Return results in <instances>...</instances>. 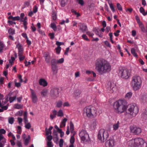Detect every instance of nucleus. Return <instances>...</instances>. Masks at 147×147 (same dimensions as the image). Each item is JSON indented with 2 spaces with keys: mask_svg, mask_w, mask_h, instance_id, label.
Masks as SVG:
<instances>
[{
  "mask_svg": "<svg viewBox=\"0 0 147 147\" xmlns=\"http://www.w3.org/2000/svg\"><path fill=\"white\" fill-rule=\"evenodd\" d=\"M77 1L81 6H83L84 4V2L83 0H77Z\"/></svg>",
  "mask_w": 147,
  "mask_h": 147,
  "instance_id": "6e6d98bb",
  "label": "nucleus"
},
{
  "mask_svg": "<svg viewBox=\"0 0 147 147\" xmlns=\"http://www.w3.org/2000/svg\"><path fill=\"white\" fill-rule=\"evenodd\" d=\"M104 44L107 46L108 47H109L110 48L111 47L110 44L108 41L106 40L104 42Z\"/></svg>",
  "mask_w": 147,
  "mask_h": 147,
  "instance_id": "680f3d73",
  "label": "nucleus"
},
{
  "mask_svg": "<svg viewBox=\"0 0 147 147\" xmlns=\"http://www.w3.org/2000/svg\"><path fill=\"white\" fill-rule=\"evenodd\" d=\"M16 96H15L13 97H9V101L10 103H11L13 102L16 99Z\"/></svg>",
  "mask_w": 147,
  "mask_h": 147,
  "instance_id": "de8ad7c7",
  "label": "nucleus"
},
{
  "mask_svg": "<svg viewBox=\"0 0 147 147\" xmlns=\"http://www.w3.org/2000/svg\"><path fill=\"white\" fill-rule=\"evenodd\" d=\"M23 106L22 105L18 104H16L14 106V108L18 109H22L23 108Z\"/></svg>",
  "mask_w": 147,
  "mask_h": 147,
  "instance_id": "cd10ccee",
  "label": "nucleus"
},
{
  "mask_svg": "<svg viewBox=\"0 0 147 147\" xmlns=\"http://www.w3.org/2000/svg\"><path fill=\"white\" fill-rule=\"evenodd\" d=\"M6 142L5 139H4L2 142H0V147H4L5 144Z\"/></svg>",
  "mask_w": 147,
  "mask_h": 147,
  "instance_id": "c03bdc74",
  "label": "nucleus"
},
{
  "mask_svg": "<svg viewBox=\"0 0 147 147\" xmlns=\"http://www.w3.org/2000/svg\"><path fill=\"white\" fill-rule=\"evenodd\" d=\"M44 57L46 63H49L51 59V57L50 55L47 53H45L44 54Z\"/></svg>",
  "mask_w": 147,
  "mask_h": 147,
  "instance_id": "6ab92c4d",
  "label": "nucleus"
},
{
  "mask_svg": "<svg viewBox=\"0 0 147 147\" xmlns=\"http://www.w3.org/2000/svg\"><path fill=\"white\" fill-rule=\"evenodd\" d=\"M57 63L61 64L63 63L64 61V59L63 58H61L57 60Z\"/></svg>",
  "mask_w": 147,
  "mask_h": 147,
  "instance_id": "864d4df0",
  "label": "nucleus"
},
{
  "mask_svg": "<svg viewBox=\"0 0 147 147\" xmlns=\"http://www.w3.org/2000/svg\"><path fill=\"white\" fill-rule=\"evenodd\" d=\"M84 111L88 117L94 118L97 115V110L94 107L91 106L86 107L84 108Z\"/></svg>",
  "mask_w": 147,
  "mask_h": 147,
  "instance_id": "39448f33",
  "label": "nucleus"
},
{
  "mask_svg": "<svg viewBox=\"0 0 147 147\" xmlns=\"http://www.w3.org/2000/svg\"><path fill=\"white\" fill-rule=\"evenodd\" d=\"M61 49V48L60 46H58L55 48L56 53L57 54H60Z\"/></svg>",
  "mask_w": 147,
  "mask_h": 147,
  "instance_id": "37998d69",
  "label": "nucleus"
},
{
  "mask_svg": "<svg viewBox=\"0 0 147 147\" xmlns=\"http://www.w3.org/2000/svg\"><path fill=\"white\" fill-rule=\"evenodd\" d=\"M115 142L112 138H111L107 141L105 143L106 147H113L115 145Z\"/></svg>",
  "mask_w": 147,
  "mask_h": 147,
  "instance_id": "ddd939ff",
  "label": "nucleus"
},
{
  "mask_svg": "<svg viewBox=\"0 0 147 147\" xmlns=\"http://www.w3.org/2000/svg\"><path fill=\"white\" fill-rule=\"evenodd\" d=\"M113 107L115 111L120 114L126 110L127 107L123 100H120L116 101L113 103Z\"/></svg>",
  "mask_w": 147,
  "mask_h": 147,
  "instance_id": "f03ea898",
  "label": "nucleus"
},
{
  "mask_svg": "<svg viewBox=\"0 0 147 147\" xmlns=\"http://www.w3.org/2000/svg\"><path fill=\"white\" fill-rule=\"evenodd\" d=\"M140 11L143 16H145L147 15V11L145 12L144 8L143 7H140Z\"/></svg>",
  "mask_w": 147,
  "mask_h": 147,
  "instance_id": "bb28decb",
  "label": "nucleus"
},
{
  "mask_svg": "<svg viewBox=\"0 0 147 147\" xmlns=\"http://www.w3.org/2000/svg\"><path fill=\"white\" fill-rule=\"evenodd\" d=\"M132 93L131 92H129L125 95V97L128 99L130 98L132 96Z\"/></svg>",
  "mask_w": 147,
  "mask_h": 147,
  "instance_id": "a19ab883",
  "label": "nucleus"
},
{
  "mask_svg": "<svg viewBox=\"0 0 147 147\" xmlns=\"http://www.w3.org/2000/svg\"><path fill=\"white\" fill-rule=\"evenodd\" d=\"M117 7L118 9L120 11L122 10V8L121 6L119 3H117Z\"/></svg>",
  "mask_w": 147,
  "mask_h": 147,
  "instance_id": "5fc2aeb1",
  "label": "nucleus"
},
{
  "mask_svg": "<svg viewBox=\"0 0 147 147\" xmlns=\"http://www.w3.org/2000/svg\"><path fill=\"white\" fill-rule=\"evenodd\" d=\"M5 45L3 42L0 41V53L3 52Z\"/></svg>",
  "mask_w": 147,
  "mask_h": 147,
  "instance_id": "2f4dec72",
  "label": "nucleus"
},
{
  "mask_svg": "<svg viewBox=\"0 0 147 147\" xmlns=\"http://www.w3.org/2000/svg\"><path fill=\"white\" fill-rule=\"evenodd\" d=\"M128 147H147L145 141L140 138L132 139L128 142Z\"/></svg>",
  "mask_w": 147,
  "mask_h": 147,
  "instance_id": "7ed1b4c3",
  "label": "nucleus"
},
{
  "mask_svg": "<svg viewBox=\"0 0 147 147\" xmlns=\"http://www.w3.org/2000/svg\"><path fill=\"white\" fill-rule=\"evenodd\" d=\"M27 19V17H25L24 18H20V20L21 22H23V23H25V22H27L26 21Z\"/></svg>",
  "mask_w": 147,
  "mask_h": 147,
  "instance_id": "13d9d810",
  "label": "nucleus"
},
{
  "mask_svg": "<svg viewBox=\"0 0 147 147\" xmlns=\"http://www.w3.org/2000/svg\"><path fill=\"white\" fill-rule=\"evenodd\" d=\"M30 139V136H28V138H26L25 139L24 141V144L25 145H27L29 142V140Z\"/></svg>",
  "mask_w": 147,
  "mask_h": 147,
  "instance_id": "09e8293b",
  "label": "nucleus"
},
{
  "mask_svg": "<svg viewBox=\"0 0 147 147\" xmlns=\"http://www.w3.org/2000/svg\"><path fill=\"white\" fill-rule=\"evenodd\" d=\"M138 112V107L133 105L129 106L126 111L127 113L132 117H135Z\"/></svg>",
  "mask_w": 147,
  "mask_h": 147,
  "instance_id": "0eeeda50",
  "label": "nucleus"
},
{
  "mask_svg": "<svg viewBox=\"0 0 147 147\" xmlns=\"http://www.w3.org/2000/svg\"><path fill=\"white\" fill-rule=\"evenodd\" d=\"M130 132L135 135H138L142 132V129L136 126H130Z\"/></svg>",
  "mask_w": 147,
  "mask_h": 147,
  "instance_id": "9d476101",
  "label": "nucleus"
},
{
  "mask_svg": "<svg viewBox=\"0 0 147 147\" xmlns=\"http://www.w3.org/2000/svg\"><path fill=\"white\" fill-rule=\"evenodd\" d=\"M139 26L142 32H146L145 28L142 23H140V24H139Z\"/></svg>",
  "mask_w": 147,
  "mask_h": 147,
  "instance_id": "c756f323",
  "label": "nucleus"
},
{
  "mask_svg": "<svg viewBox=\"0 0 147 147\" xmlns=\"http://www.w3.org/2000/svg\"><path fill=\"white\" fill-rule=\"evenodd\" d=\"M79 135L81 140L84 142H86L89 139L88 135L85 130H81L79 133Z\"/></svg>",
  "mask_w": 147,
  "mask_h": 147,
  "instance_id": "1a4fd4ad",
  "label": "nucleus"
},
{
  "mask_svg": "<svg viewBox=\"0 0 147 147\" xmlns=\"http://www.w3.org/2000/svg\"><path fill=\"white\" fill-rule=\"evenodd\" d=\"M63 104L61 100H59L57 102H56V106L58 108L60 107Z\"/></svg>",
  "mask_w": 147,
  "mask_h": 147,
  "instance_id": "79ce46f5",
  "label": "nucleus"
},
{
  "mask_svg": "<svg viewBox=\"0 0 147 147\" xmlns=\"http://www.w3.org/2000/svg\"><path fill=\"white\" fill-rule=\"evenodd\" d=\"M118 71V74L121 77L126 79H128L129 78L131 72L129 69L122 66L119 67Z\"/></svg>",
  "mask_w": 147,
  "mask_h": 147,
  "instance_id": "423d86ee",
  "label": "nucleus"
},
{
  "mask_svg": "<svg viewBox=\"0 0 147 147\" xmlns=\"http://www.w3.org/2000/svg\"><path fill=\"white\" fill-rule=\"evenodd\" d=\"M119 125L120 123L119 121H118L116 123L114 124L113 125V130H117L119 127Z\"/></svg>",
  "mask_w": 147,
  "mask_h": 147,
  "instance_id": "5701e85b",
  "label": "nucleus"
},
{
  "mask_svg": "<svg viewBox=\"0 0 147 147\" xmlns=\"http://www.w3.org/2000/svg\"><path fill=\"white\" fill-rule=\"evenodd\" d=\"M86 33L87 35H88L90 37H92L94 35V34L90 31H87Z\"/></svg>",
  "mask_w": 147,
  "mask_h": 147,
  "instance_id": "4d7b16f0",
  "label": "nucleus"
},
{
  "mask_svg": "<svg viewBox=\"0 0 147 147\" xmlns=\"http://www.w3.org/2000/svg\"><path fill=\"white\" fill-rule=\"evenodd\" d=\"M108 3L110 7L113 12H115V10L111 1H110V0H109L108 1Z\"/></svg>",
  "mask_w": 147,
  "mask_h": 147,
  "instance_id": "c85d7f7f",
  "label": "nucleus"
},
{
  "mask_svg": "<svg viewBox=\"0 0 147 147\" xmlns=\"http://www.w3.org/2000/svg\"><path fill=\"white\" fill-rule=\"evenodd\" d=\"M59 90V89L57 88H53L51 89L50 94L52 98L55 99L58 97Z\"/></svg>",
  "mask_w": 147,
  "mask_h": 147,
  "instance_id": "9b49d317",
  "label": "nucleus"
},
{
  "mask_svg": "<svg viewBox=\"0 0 147 147\" xmlns=\"http://www.w3.org/2000/svg\"><path fill=\"white\" fill-rule=\"evenodd\" d=\"M131 54L135 57H137L138 55L136 53L135 50L134 48H132L131 50Z\"/></svg>",
  "mask_w": 147,
  "mask_h": 147,
  "instance_id": "58836bf2",
  "label": "nucleus"
},
{
  "mask_svg": "<svg viewBox=\"0 0 147 147\" xmlns=\"http://www.w3.org/2000/svg\"><path fill=\"white\" fill-rule=\"evenodd\" d=\"M63 141L62 139H60L59 142V146L60 147H63Z\"/></svg>",
  "mask_w": 147,
  "mask_h": 147,
  "instance_id": "052dcab7",
  "label": "nucleus"
},
{
  "mask_svg": "<svg viewBox=\"0 0 147 147\" xmlns=\"http://www.w3.org/2000/svg\"><path fill=\"white\" fill-rule=\"evenodd\" d=\"M56 45L58 46H60L63 45L64 43L63 42H59L58 41H57L56 42Z\"/></svg>",
  "mask_w": 147,
  "mask_h": 147,
  "instance_id": "69168bd1",
  "label": "nucleus"
},
{
  "mask_svg": "<svg viewBox=\"0 0 147 147\" xmlns=\"http://www.w3.org/2000/svg\"><path fill=\"white\" fill-rule=\"evenodd\" d=\"M78 26L79 27L80 30L82 32H84L88 30V27L84 23H79Z\"/></svg>",
  "mask_w": 147,
  "mask_h": 147,
  "instance_id": "4468645a",
  "label": "nucleus"
},
{
  "mask_svg": "<svg viewBox=\"0 0 147 147\" xmlns=\"http://www.w3.org/2000/svg\"><path fill=\"white\" fill-rule=\"evenodd\" d=\"M82 38L85 40L87 41H89V39L88 38L86 34H83L82 36Z\"/></svg>",
  "mask_w": 147,
  "mask_h": 147,
  "instance_id": "e2e57ef3",
  "label": "nucleus"
},
{
  "mask_svg": "<svg viewBox=\"0 0 147 147\" xmlns=\"http://www.w3.org/2000/svg\"><path fill=\"white\" fill-rule=\"evenodd\" d=\"M110 86V88L111 89V92H115L117 91V87L114 83L111 82Z\"/></svg>",
  "mask_w": 147,
  "mask_h": 147,
  "instance_id": "f3484780",
  "label": "nucleus"
},
{
  "mask_svg": "<svg viewBox=\"0 0 147 147\" xmlns=\"http://www.w3.org/2000/svg\"><path fill=\"white\" fill-rule=\"evenodd\" d=\"M131 85L135 91L139 90L142 86V80L141 78L138 76H135L132 78Z\"/></svg>",
  "mask_w": 147,
  "mask_h": 147,
  "instance_id": "20e7f679",
  "label": "nucleus"
},
{
  "mask_svg": "<svg viewBox=\"0 0 147 147\" xmlns=\"http://www.w3.org/2000/svg\"><path fill=\"white\" fill-rule=\"evenodd\" d=\"M13 55L15 56V57L12 56L11 57V59H9V63L11 64V66L12 65V64L13 63V61L15 60V59L17 57V53L15 52Z\"/></svg>",
  "mask_w": 147,
  "mask_h": 147,
  "instance_id": "412c9836",
  "label": "nucleus"
},
{
  "mask_svg": "<svg viewBox=\"0 0 147 147\" xmlns=\"http://www.w3.org/2000/svg\"><path fill=\"white\" fill-rule=\"evenodd\" d=\"M47 145L48 146L47 147H53V146L51 141L47 142Z\"/></svg>",
  "mask_w": 147,
  "mask_h": 147,
  "instance_id": "774afa93",
  "label": "nucleus"
},
{
  "mask_svg": "<svg viewBox=\"0 0 147 147\" xmlns=\"http://www.w3.org/2000/svg\"><path fill=\"white\" fill-rule=\"evenodd\" d=\"M48 93V90L45 89L43 90L42 92H41V94L42 96L45 97L47 96Z\"/></svg>",
  "mask_w": 147,
  "mask_h": 147,
  "instance_id": "473e14b6",
  "label": "nucleus"
},
{
  "mask_svg": "<svg viewBox=\"0 0 147 147\" xmlns=\"http://www.w3.org/2000/svg\"><path fill=\"white\" fill-rule=\"evenodd\" d=\"M142 117L146 119H147V109H146L143 113Z\"/></svg>",
  "mask_w": 147,
  "mask_h": 147,
  "instance_id": "c9c22d12",
  "label": "nucleus"
},
{
  "mask_svg": "<svg viewBox=\"0 0 147 147\" xmlns=\"http://www.w3.org/2000/svg\"><path fill=\"white\" fill-rule=\"evenodd\" d=\"M30 90H31V98L32 101L34 103H36L37 102L38 100L37 96L33 90L30 89Z\"/></svg>",
  "mask_w": 147,
  "mask_h": 147,
  "instance_id": "2eb2a0df",
  "label": "nucleus"
},
{
  "mask_svg": "<svg viewBox=\"0 0 147 147\" xmlns=\"http://www.w3.org/2000/svg\"><path fill=\"white\" fill-rule=\"evenodd\" d=\"M27 111L24 112V119L25 121V123H26L28 122V120L27 119Z\"/></svg>",
  "mask_w": 147,
  "mask_h": 147,
  "instance_id": "7c9ffc66",
  "label": "nucleus"
},
{
  "mask_svg": "<svg viewBox=\"0 0 147 147\" xmlns=\"http://www.w3.org/2000/svg\"><path fill=\"white\" fill-rule=\"evenodd\" d=\"M16 47L18 48V51L23 52V49L22 47V45L19 43L16 45Z\"/></svg>",
  "mask_w": 147,
  "mask_h": 147,
  "instance_id": "a878e982",
  "label": "nucleus"
},
{
  "mask_svg": "<svg viewBox=\"0 0 147 147\" xmlns=\"http://www.w3.org/2000/svg\"><path fill=\"white\" fill-rule=\"evenodd\" d=\"M15 30L13 29L10 28L8 30V33L11 35H13L15 34Z\"/></svg>",
  "mask_w": 147,
  "mask_h": 147,
  "instance_id": "a18cd8bd",
  "label": "nucleus"
},
{
  "mask_svg": "<svg viewBox=\"0 0 147 147\" xmlns=\"http://www.w3.org/2000/svg\"><path fill=\"white\" fill-rule=\"evenodd\" d=\"M67 118H64L63 119L61 122V125L63 126H65V123L67 121Z\"/></svg>",
  "mask_w": 147,
  "mask_h": 147,
  "instance_id": "603ef678",
  "label": "nucleus"
},
{
  "mask_svg": "<svg viewBox=\"0 0 147 147\" xmlns=\"http://www.w3.org/2000/svg\"><path fill=\"white\" fill-rule=\"evenodd\" d=\"M75 141V139L74 137V136H71L70 140V142L71 144H74Z\"/></svg>",
  "mask_w": 147,
  "mask_h": 147,
  "instance_id": "3c124183",
  "label": "nucleus"
},
{
  "mask_svg": "<svg viewBox=\"0 0 147 147\" xmlns=\"http://www.w3.org/2000/svg\"><path fill=\"white\" fill-rule=\"evenodd\" d=\"M51 27L53 30L55 31H56L57 28L56 26L54 23H51Z\"/></svg>",
  "mask_w": 147,
  "mask_h": 147,
  "instance_id": "8fccbe9b",
  "label": "nucleus"
},
{
  "mask_svg": "<svg viewBox=\"0 0 147 147\" xmlns=\"http://www.w3.org/2000/svg\"><path fill=\"white\" fill-rule=\"evenodd\" d=\"M68 0H61V5L62 7L65 6V4L67 3Z\"/></svg>",
  "mask_w": 147,
  "mask_h": 147,
  "instance_id": "4c0bfd02",
  "label": "nucleus"
},
{
  "mask_svg": "<svg viewBox=\"0 0 147 147\" xmlns=\"http://www.w3.org/2000/svg\"><path fill=\"white\" fill-rule=\"evenodd\" d=\"M52 17L53 19L54 20H55L57 18L56 13L54 11L52 12Z\"/></svg>",
  "mask_w": 147,
  "mask_h": 147,
  "instance_id": "ea45409f",
  "label": "nucleus"
},
{
  "mask_svg": "<svg viewBox=\"0 0 147 147\" xmlns=\"http://www.w3.org/2000/svg\"><path fill=\"white\" fill-rule=\"evenodd\" d=\"M47 138L48 141V142H51L53 138V137L51 135H48L47 137Z\"/></svg>",
  "mask_w": 147,
  "mask_h": 147,
  "instance_id": "338daca9",
  "label": "nucleus"
},
{
  "mask_svg": "<svg viewBox=\"0 0 147 147\" xmlns=\"http://www.w3.org/2000/svg\"><path fill=\"white\" fill-rule=\"evenodd\" d=\"M11 95L10 93H9L6 96V98L4 100V101H2V102L0 103V104H1L0 107H1V108L3 109V111L6 110H7L8 108V106L7 105L5 106H3V105L6 103L8 101V96H11Z\"/></svg>",
  "mask_w": 147,
  "mask_h": 147,
  "instance_id": "f8f14e48",
  "label": "nucleus"
},
{
  "mask_svg": "<svg viewBox=\"0 0 147 147\" xmlns=\"http://www.w3.org/2000/svg\"><path fill=\"white\" fill-rule=\"evenodd\" d=\"M14 121V118L13 117H11L8 118V122L9 123L12 124Z\"/></svg>",
  "mask_w": 147,
  "mask_h": 147,
  "instance_id": "49530a36",
  "label": "nucleus"
},
{
  "mask_svg": "<svg viewBox=\"0 0 147 147\" xmlns=\"http://www.w3.org/2000/svg\"><path fill=\"white\" fill-rule=\"evenodd\" d=\"M81 93L80 90L79 89L75 90L74 92V95L76 97L78 96Z\"/></svg>",
  "mask_w": 147,
  "mask_h": 147,
  "instance_id": "72a5a7b5",
  "label": "nucleus"
},
{
  "mask_svg": "<svg viewBox=\"0 0 147 147\" xmlns=\"http://www.w3.org/2000/svg\"><path fill=\"white\" fill-rule=\"evenodd\" d=\"M95 69L101 75L109 72L111 70L110 64L102 58L97 59L95 61Z\"/></svg>",
  "mask_w": 147,
  "mask_h": 147,
  "instance_id": "f257e3e1",
  "label": "nucleus"
},
{
  "mask_svg": "<svg viewBox=\"0 0 147 147\" xmlns=\"http://www.w3.org/2000/svg\"><path fill=\"white\" fill-rule=\"evenodd\" d=\"M22 132V128L20 126H18V130L17 133L19 134H20Z\"/></svg>",
  "mask_w": 147,
  "mask_h": 147,
  "instance_id": "0e129e2a",
  "label": "nucleus"
},
{
  "mask_svg": "<svg viewBox=\"0 0 147 147\" xmlns=\"http://www.w3.org/2000/svg\"><path fill=\"white\" fill-rule=\"evenodd\" d=\"M97 122L96 119H93L91 122L90 127L92 129H94L96 127Z\"/></svg>",
  "mask_w": 147,
  "mask_h": 147,
  "instance_id": "dca6fc26",
  "label": "nucleus"
},
{
  "mask_svg": "<svg viewBox=\"0 0 147 147\" xmlns=\"http://www.w3.org/2000/svg\"><path fill=\"white\" fill-rule=\"evenodd\" d=\"M8 19H11L13 20H20V18L19 16L13 17L12 16H11L9 17Z\"/></svg>",
  "mask_w": 147,
  "mask_h": 147,
  "instance_id": "b1692460",
  "label": "nucleus"
},
{
  "mask_svg": "<svg viewBox=\"0 0 147 147\" xmlns=\"http://www.w3.org/2000/svg\"><path fill=\"white\" fill-rule=\"evenodd\" d=\"M26 124L25 125V127L26 128L29 129L31 127V124L30 123H25Z\"/></svg>",
  "mask_w": 147,
  "mask_h": 147,
  "instance_id": "bf43d9fd",
  "label": "nucleus"
},
{
  "mask_svg": "<svg viewBox=\"0 0 147 147\" xmlns=\"http://www.w3.org/2000/svg\"><path fill=\"white\" fill-rule=\"evenodd\" d=\"M52 114L50 115L51 119L53 120V119L55 118L57 114V111L55 110H53L52 111Z\"/></svg>",
  "mask_w": 147,
  "mask_h": 147,
  "instance_id": "4be33fe9",
  "label": "nucleus"
},
{
  "mask_svg": "<svg viewBox=\"0 0 147 147\" xmlns=\"http://www.w3.org/2000/svg\"><path fill=\"white\" fill-rule=\"evenodd\" d=\"M51 70L53 75H56L58 72V67L57 66H51Z\"/></svg>",
  "mask_w": 147,
  "mask_h": 147,
  "instance_id": "aec40b11",
  "label": "nucleus"
},
{
  "mask_svg": "<svg viewBox=\"0 0 147 147\" xmlns=\"http://www.w3.org/2000/svg\"><path fill=\"white\" fill-rule=\"evenodd\" d=\"M57 116L58 117H61L63 116V113L62 110H59L58 112H57Z\"/></svg>",
  "mask_w": 147,
  "mask_h": 147,
  "instance_id": "e433bc0d",
  "label": "nucleus"
},
{
  "mask_svg": "<svg viewBox=\"0 0 147 147\" xmlns=\"http://www.w3.org/2000/svg\"><path fill=\"white\" fill-rule=\"evenodd\" d=\"M39 83L40 85L45 87L47 85L48 83L45 79H40L39 80Z\"/></svg>",
  "mask_w": 147,
  "mask_h": 147,
  "instance_id": "a211bd4d",
  "label": "nucleus"
},
{
  "mask_svg": "<svg viewBox=\"0 0 147 147\" xmlns=\"http://www.w3.org/2000/svg\"><path fill=\"white\" fill-rule=\"evenodd\" d=\"M57 60L56 59H52L51 61V66H57Z\"/></svg>",
  "mask_w": 147,
  "mask_h": 147,
  "instance_id": "393cba45",
  "label": "nucleus"
},
{
  "mask_svg": "<svg viewBox=\"0 0 147 147\" xmlns=\"http://www.w3.org/2000/svg\"><path fill=\"white\" fill-rule=\"evenodd\" d=\"M109 136V134L107 131L104 129H101L98 133V139L103 142L106 140Z\"/></svg>",
  "mask_w": 147,
  "mask_h": 147,
  "instance_id": "6e6552de",
  "label": "nucleus"
},
{
  "mask_svg": "<svg viewBox=\"0 0 147 147\" xmlns=\"http://www.w3.org/2000/svg\"><path fill=\"white\" fill-rule=\"evenodd\" d=\"M70 131L71 133H73L74 132V124L72 123V122L71 121L70 123Z\"/></svg>",
  "mask_w": 147,
  "mask_h": 147,
  "instance_id": "f704fd0d",
  "label": "nucleus"
}]
</instances>
